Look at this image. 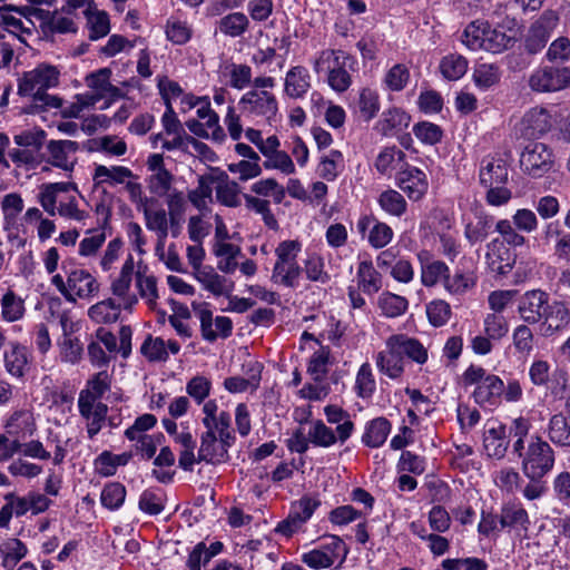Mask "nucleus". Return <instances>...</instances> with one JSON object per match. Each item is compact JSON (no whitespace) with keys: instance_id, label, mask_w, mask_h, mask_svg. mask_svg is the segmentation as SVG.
<instances>
[{"instance_id":"1","label":"nucleus","mask_w":570,"mask_h":570,"mask_svg":"<svg viewBox=\"0 0 570 570\" xmlns=\"http://www.w3.org/2000/svg\"><path fill=\"white\" fill-rule=\"evenodd\" d=\"M404 357L422 365L428 362V348L415 337L406 334H393L385 341V348L375 356L379 372L392 380L404 373Z\"/></svg>"},{"instance_id":"2","label":"nucleus","mask_w":570,"mask_h":570,"mask_svg":"<svg viewBox=\"0 0 570 570\" xmlns=\"http://www.w3.org/2000/svg\"><path fill=\"white\" fill-rule=\"evenodd\" d=\"M60 72L57 67L41 63L31 71L24 72L18 81V94L31 96L32 105L27 112L35 114L48 108H59L61 99L47 94V90L58 86Z\"/></svg>"},{"instance_id":"3","label":"nucleus","mask_w":570,"mask_h":570,"mask_svg":"<svg viewBox=\"0 0 570 570\" xmlns=\"http://www.w3.org/2000/svg\"><path fill=\"white\" fill-rule=\"evenodd\" d=\"M513 454L521 460V470L530 481H540L554 466V451L539 435H530L522 450L513 451Z\"/></svg>"},{"instance_id":"4","label":"nucleus","mask_w":570,"mask_h":570,"mask_svg":"<svg viewBox=\"0 0 570 570\" xmlns=\"http://www.w3.org/2000/svg\"><path fill=\"white\" fill-rule=\"evenodd\" d=\"M355 59L342 50H322L314 61V71L327 72V83L336 92L346 91L352 85L347 68L353 69Z\"/></svg>"},{"instance_id":"5","label":"nucleus","mask_w":570,"mask_h":570,"mask_svg":"<svg viewBox=\"0 0 570 570\" xmlns=\"http://www.w3.org/2000/svg\"><path fill=\"white\" fill-rule=\"evenodd\" d=\"M62 269L66 273V281L61 274H55L51 284L68 302L76 303L78 298L89 299L99 292V283L88 271H67L65 265Z\"/></svg>"},{"instance_id":"6","label":"nucleus","mask_w":570,"mask_h":570,"mask_svg":"<svg viewBox=\"0 0 570 570\" xmlns=\"http://www.w3.org/2000/svg\"><path fill=\"white\" fill-rule=\"evenodd\" d=\"M301 244L297 240H283L275 248L276 262L273 267L271 281L274 284L296 288L298 286L302 268L297 263Z\"/></svg>"},{"instance_id":"7","label":"nucleus","mask_w":570,"mask_h":570,"mask_svg":"<svg viewBox=\"0 0 570 570\" xmlns=\"http://www.w3.org/2000/svg\"><path fill=\"white\" fill-rule=\"evenodd\" d=\"M46 139L42 129H28L14 135V142L23 149L9 150L8 156L16 166V175L19 176V168L27 170L36 169L41 165L40 150Z\"/></svg>"},{"instance_id":"8","label":"nucleus","mask_w":570,"mask_h":570,"mask_svg":"<svg viewBox=\"0 0 570 570\" xmlns=\"http://www.w3.org/2000/svg\"><path fill=\"white\" fill-rule=\"evenodd\" d=\"M528 85L535 92H557L570 86V68L550 63L537 68L529 77Z\"/></svg>"},{"instance_id":"9","label":"nucleus","mask_w":570,"mask_h":570,"mask_svg":"<svg viewBox=\"0 0 570 570\" xmlns=\"http://www.w3.org/2000/svg\"><path fill=\"white\" fill-rule=\"evenodd\" d=\"M193 312L200 323L202 337L206 342H215L218 337L227 338L232 335L233 322L226 316H216L214 318L213 312L208 303H191Z\"/></svg>"},{"instance_id":"10","label":"nucleus","mask_w":570,"mask_h":570,"mask_svg":"<svg viewBox=\"0 0 570 570\" xmlns=\"http://www.w3.org/2000/svg\"><path fill=\"white\" fill-rule=\"evenodd\" d=\"M558 21L559 17L554 11H544L528 29L523 39L524 50L529 55L540 52L547 46Z\"/></svg>"},{"instance_id":"11","label":"nucleus","mask_w":570,"mask_h":570,"mask_svg":"<svg viewBox=\"0 0 570 570\" xmlns=\"http://www.w3.org/2000/svg\"><path fill=\"white\" fill-rule=\"evenodd\" d=\"M520 166L532 178H541L553 170L552 151L542 142L529 144L521 154Z\"/></svg>"},{"instance_id":"12","label":"nucleus","mask_w":570,"mask_h":570,"mask_svg":"<svg viewBox=\"0 0 570 570\" xmlns=\"http://www.w3.org/2000/svg\"><path fill=\"white\" fill-rule=\"evenodd\" d=\"M242 112L264 117L272 124L278 112V102L274 94L267 90H250L239 99Z\"/></svg>"},{"instance_id":"13","label":"nucleus","mask_w":570,"mask_h":570,"mask_svg":"<svg viewBox=\"0 0 570 570\" xmlns=\"http://www.w3.org/2000/svg\"><path fill=\"white\" fill-rule=\"evenodd\" d=\"M354 431V423L345 421L336 426L335 430L328 428L322 420L312 421L308 429V435L314 446L331 448L335 443H345Z\"/></svg>"},{"instance_id":"14","label":"nucleus","mask_w":570,"mask_h":570,"mask_svg":"<svg viewBox=\"0 0 570 570\" xmlns=\"http://www.w3.org/2000/svg\"><path fill=\"white\" fill-rule=\"evenodd\" d=\"M549 306V295L541 289L525 292L518 303V313L521 320L529 324H538Z\"/></svg>"},{"instance_id":"15","label":"nucleus","mask_w":570,"mask_h":570,"mask_svg":"<svg viewBox=\"0 0 570 570\" xmlns=\"http://www.w3.org/2000/svg\"><path fill=\"white\" fill-rule=\"evenodd\" d=\"M234 440L235 438L233 435L225 438L218 434L204 432L200 438L198 462L212 464L224 462L228 456V448L232 445Z\"/></svg>"},{"instance_id":"16","label":"nucleus","mask_w":570,"mask_h":570,"mask_svg":"<svg viewBox=\"0 0 570 570\" xmlns=\"http://www.w3.org/2000/svg\"><path fill=\"white\" fill-rule=\"evenodd\" d=\"M202 412L205 433H214L225 438L233 435L230 414L225 410H219L216 400L206 401L203 404Z\"/></svg>"},{"instance_id":"17","label":"nucleus","mask_w":570,"mask_h":570,"mask_svg":"<svg viewBox=\"0 0 570 570\" xmlns=\"http://www.w3.org/2000/svg\"><path fill=\"white\" fill-rule=\"evenodd\" d=\"M552 116L543 107L528 110L521 120V132L527 138H539L552 128Z\"/></svg>"},{"instance_id":"18","label":"nucleus","mask_w":570,"mask_h":570,"mask_svg":"<svg viewBox=\"0 0 570 570\" xmlns=\"http://www.w3.org/2000/svg\"><path fill=\"white\" fill-rule=\"evenodd\" d=\"M509 446L505 426L498 422H488L483 432V448L489 458L501 460Z\"/></svg>"},{"instance_id":"19","label":"nucleus","mask_w":570,"mask_h":570,"mask_svg":"<svg viewBox=\"0 0 570 570\" xmlns=\"http://www.w3.org/2000/svg\"><path fill=\"white\" fill-rule=\"evenodd\" d=\"M47 149L49 151V163L66 171H72L78 150V142L72 140H50Z\"/></svg>"},{"instance_id":"20","label":"nucleus","mask_w":570,"mask_h":570,"mask_svg":"<svg viewBox=\"0 0 570 570\" xmlns=\"http://www.w3.org/2000/svg\"><path fill=\"white\" fill-rule=\"evenodd\" d=\"M543 318L542 333L549 337L556 333L563 332L570 326V309L566 303L554 301L552 304H549Z\"/></svg>"},{"instance_id":"21","label":"nucleus","mask_w":570,"mask_h":570,"mask_svg":"<svg viewBox=\"0 0 570 570\" xmlns=\"http://www.w3.org/2000/svg\"><path fill=\"white\" fill-rule=\"evenodd\" d=\"M485 262L492 273L505 275L511 272L514 261L503 242L495 238L487 245Z\"/></svg>"},{"instance_id":"22","label":"nucleus","mask_w":570,"mask_h":570,"mask_svg":"<svg viewBox=\"0 0 570 570\" xmlns=\"http://www.w3.org/2000/svg\"><path fill=\"white\" fill-rule=\"evenodd\" d=\"M6 371L13 377L23 379L29 368L28 348L18 342H11L3 354Z\"/></svg>"},{"instance_id":"23","label":"nucleus","mask_w":570,"mask_h":570,"mask_svg":"<svg viewBox=\"0 0 570 570\" xmlns=\"http://www.w3.org/2000/svg\"><path fill=\"white\" fill-rule=\"evenodd\" d=\"M263 364L250 362L246 372L247 377L230 376L225 379L224 387L230 393H243L248 390L256 391L262 379Z\"/></svg>"},{"instance_id":"24","label":"nucleus","mask_w":570,"mask_h":570,"mask_svg":"<svg viewBox=\"0 0 570 570\" xmlns=\"http://www.w3.org/2000/svg\"><path fill=\"white\" fill-rule=\"evenodd\" d=\"M503 381L494 374H489L479 386H475L473 399L482 406L495 405L503 395Z\"/></svg>"},{"instance_id":"25","label":"nucleus","mask_w":570,"mask_h":570,"mask_svg":"<svg viewBox=\"0 0 570 570\" xmlns=\"http://www.w3.org/2000/svg\"><path fill=\"white\" fill-rule=\"evenodd\" d=\"M194 276L203 288L214 296L227 295L233 288V284L228 282L227 278L216 273L210 266L197 268V272H194Z\"/></svg>"},{"instance_id":"26","label":"nucleus","mask_w":570,"mask_h":570,"mask_svg":"<svg viewBox=\"0 0 570 570\" xmlns=\"http://www.w3.org/2000/svg\"><path fill=\"white\" fill-rule=\"evenodd\" d=\"M311 88V75L303 66L291 68L285 77L284 91L294 99L302 98Z\"/></svg>"},{"instance_id":"27","label":"nucleus","mask_w":570,"mask_h":570,"mask_svg":"<svg viewBox=\"0 0 570 570\" xmlns=\"http://www.w3.org/2000/svg\"><path fill=\"white\" fill-rule=\"evenodd\" d=\"M411 117L399 108L384 111L375 129L383 136H395L410 125Z\"/></svg>"},{"instance_id":"28","label":"nucleus","mask_w":570,"mask_h":570,"mask_svg":"<svg viewBox=\"0 0 570 570\" xmlns=\"http://www.w3.org/2000/svg\"><path fill=\"white\" fill-rule=\"evenodd\" d=\"M357 287L364 294L373 295L383 286V278L373 266L372 261L365 259L358 263L356 272Z\"/></svg>"},{"instance_id":"29","label":"nucleus","mask_w":570,"mask_h":570,"mask_svg":"<svg viewBox=\"0 0 570 570\" xmlns=\"http://www.w3.org/2000/svg\"><path fill=\"white\" fill-rule=\"evenodd\" d=\"M61 326L63 331V337L59 342L58 346L60 350V358L62 362L68 364H77L82 358L83 347L79 338L71 337L68 331V318L61 317Z\"/></svg>"},{"instance_id":"30","label":"nucleus","mask_w":570,"mask_h":570,"mask_svg":"<svg viewBox=\"0 0 570 570\" xmlns=\"http://www.w3.org/2000/svg\"><path fill=\"white\" fill-rule=\"evenodd\" d=\"M391 432V423L385 417H376L365 426L362 442L370 448H380L386 441Z\"/></svg>"},{"instance_id":"31","label":"nucleus","mask_w":570,"mask_h":570,"mask_svg":"<svg viewBox=\"0 0 570 570\" xmlns=\"http://www.w3.org/2000/svg\"><path fill=\"white\" fill-rule=\"evenodd\" d=\"M249 19L243 12H230L217 21L219 32L230 38L242 37L249 29Z\"/></svg>"},{"instance_id":"32","label":"nucleus","mask_w":570,"mask_h":570,"mask_svg":"<svg viewBox=\"0 0 570 570\" xmlns=\"http://www.w3.org/2000/svg\"><path fill=\"white\" fill-rule=\"evenodd\" d=\"M121 308L112 298H107L92 305L88 309V316L98 324H110L118 321Z\"/></svg>"},{"instance_id":"33","label":"nucleus","mask_w":570,"mask_h":570,"mask_svg":"<svg viewBox=\"0 0 570 570\" xmlns=\"http://www.w3.org/2000/svg\"><path fill=\"white\" fill-rule=\"evenodd\" d=\"M377 307L382 315L394 318L403 315L409 308V301L401 295L383 292L377 298Z\"/></svg>"},{"instance_id":"34","label":"nucleus","mask_w":570,"mask_h":570,"mask_svg":"<svg viewBox=\"0 0 570 570\" xmlns=\"http://www.w3.org/2000/svg\"><path fill=\"white\" fill-rule=\"evenodd\" d=\"M332 363L333 357L330 347L321 346L312 354L307 365V373L314 381L322 382L326 377Z\"/></svg>"},{"instance_id":"35","label":"nucleus","mask_w":570,"mask_h":570,"mask_svg":"<svg viewBox=\"0 0 570 570\" xmlns=\"http://www.w3.org/2000/svg\"><path fill=\"white\" fill-rule=\"evenodd\" d=\"M548 436L557 445L570 446V421L562 413L551 416Z\"/></svg>"},{"instance_id":"36","label":"nucleus","mask_w":570,"mask_h":570,"mask_svg":"<svg viewBox=\"0 0 570 570\" xmlns=\"http://www.w3.org/2000/svg\"><path fill=\"white\" fill-rule=\"evenodd\" d=\"M512 345L517 354L528 357L534 348V334L529 324H519L512 332Z\"/></svg>"},{"instance_id":"37","label":"nucleus","mask_w":570,"mask_h":570,"mask_svg":"<svg viewBox=\"0 0 570 570\" xmlns=\"http://www.w3.org/2000/svg\"><path fill=\"white\" fill-rule=\"evenodd\" d=\"M355 393L361 399H371L376 390V381L371 364L363 363L355 377Z\"/></svg>"},{"instance_id":"38","label":"nucleus","mask_w":570,"mask_h":570,"mask_svg":"<svg viewBox=\"0 0 570 570\" xmlns=\"http://www.w3.org/2000/svg\"><path fill=\"white\" fill-rule=\"evenodd\" d=\"M500 524L502 528L522 527L529 524V517L521 503H507L501 509Z\"/></svg>"},{"instance_id":"39","label":"nucleus","mask_w":570,"mask_h":570,"mask_svg":"<svg viewBox=\"0 0 570 570\" xmlns=\"http://www.w3.org/2000/svg\"><path fill=\"white\" fill-rule=\"evenodd\" d=\"M1 317L8 323L22 318L24 314V303L14 292L8 291L0 301Z\"/></svg>"},{"instance_id":"40","label":"nucleus","mask_w":570,"mask_h":570,"mask_svg":"<svg viewBox=\"0 0 570 570\" xmlns=\"http://www.w3.org/2000/svg\"><path fill=\"white\" fill-rule=\"evenodd\" d=\"M95 399L89 392H80L78 396V409L85 420L107 417L108 406Z\"/></svg>"},{"instance_id":"41","label":"nucleus","mask_w":570,"mask_h":570,"mask_svg":"<svg viewBox=\"0 0 570 570\" xmlns=\"http://www.w3.org/2000/svg\"><path fill=\"white\" fill-rule=\"evenodd\" d=\"M449 273L450 268L444 262L433 261L429 263V265L421 266V283L425 287H433L439 282H442L444 284Z\"/></svg>"},{"instance_id":"42","label":"nucleus","mask_w":570,"mask_h":570,"mask_svg":"<svg viewBox=\"0 0 570 570\" xmlns=\"http://www.w3.org/2000/svg\"><path fill=\"white\" fill-rule=\"evenodd\" d=\"M141 355L149 362H166L169 357L166 342L161 337H154L147 335L144 343L140 346Z\"/></svg>"},{"instance_id":"43","label":"nucleus","mask_w":570,"mask_h":570,"mask_svg":"<svg viewBox=\"0 0 570 570\" xmlns=\"http://www.w3.org/2000/svg\"><path fill=\"white\" fill-rule=\"evenodd\" d=\"M27 553L26 546L19 539H9L0 546V554L2 557V566L12 569L24 558Z\"/></svg>"},{"instance_id":"44","label":"nucleus","mask_w":570,"mask_h":570,"mask_svg":"<svg viewBox=\"0 0 570 570\" xmlns=\"http://www.w3.org/2000/svg\"><path fill=\"white\" fill-rule=\"evenodd\" d=\"M136 287L147 305L155 308L159 298L156 277L138 272L136 274Z\"/></svg>"},{"instance_id":"45","label":"nucleus","mask_w":570,"mask_h":570,"mask_svg":"<svg viewBox=\"0 0 570 570\" xmlns=\"http://www.w3.org/2000/svg\"><path fill=\"white\" fill-rule=\"evenodd\" d=\"M440 69L444 78L458 80L468 70V60L461 55H449L441 60Z\"/></svg>"},{"instance_id":"46","label":"nucleus","mask_w":570,"mask_h":570,"mask_svg":"<svg viewBox=\"0 0 570 570\" xmlns=\"http://www.w3.org/2000/svg\"><path fill=\"white\" fill-rule=\"evenodd\" d=\"M487 21H472L466 26L462 35V42L471 50H479L483 47V39L487 36Z\"/></svg>"},{"instance_id":"47","label":"nucleus","mask_w":570,"mask_h":570,"mask_svg":"<svg viewBox=\"0 0 570 570\" xmlns=\"http://www.w3.org/2000/svg\"><path fill=\"white\" fill-rule=\"evenodd\" d=\"M493 481L499 489L512 494L519 490L522 479L514 468L504 466L494 472Z\"/></svg>"},{"instance_id":"48","label":"nucleus","mask_w":570,"mask_h":570,"mask_svg":"<svg viewBox=\"0 0 570 570\" xmlns=\"http://www.w3.org/2000/svg\"><path fill=\"white\" fill-rule=\"evenodd\" d=\"M317 548L323 553H326L333 563H335L337 560H340V563H342L346 559L348 552L344 541L335 534L323 537V541Z\"/></svg>"},{"instance_id":"49","label":"nucleus","mask_w":570,"mask_h":570,"mask_svg":"<svg viewBox=\"0 0 570 570\" xmlns=\"http://www.w3.org/2000/svg\"><path fill=\"white\" fill-rule=\"evenodd\" d=\"M131 281L125 279L124 277H117L112 281L110 289L111 293L120 299L119 305L124 309L131 311V308L138 303V297L130 291Z\"/></svg>"},{"instance_id":"50","label":"nucleus","mask_w":570,"mask_h":570,"mask_svg":"<svg viewBox=\"0 0 570 570\" xmlns=\"http://www.w3.org/2000/svg\"><path fill=\"white\" fill-rule=\"evenodd\" d=\"M126 498V488L119 482L106 484L101 491V504L109 510L119 509Z\"/></svg>"},{"instance_id":"51","label":"nucleus","mask_w":570,"mask_h":570,"mask_svg":"<svg viewBox=\"0 0 570 570\" xmlns=\"http://www.w3.org/2000/svg\"><path fill=\"white\" fill-rule=\"evenodd\" d=\"M485 33L487 36H484V43L482 49L489 52H502L503 50L508 49L513 41V39L507 36L505 32L498 29H492L490 24H488Z\"/></svg>"},{"instance_id":"52","label":"nucleus","mask_w":570,"mask_h":570,"mask_svg":"<svg viewBox=\"0 0 570 570\" xmlns=\"http://www.w3.org/2000/svg\"><path fill=\"white\" fill-rule=\"evenodd\" d=\"M485 200L490 206H503L512 198V190L502 180H491L489 185H485Z\"/></svg>"},{"instance_id":"53","label":"nucleus","mask_w":570,"mask_h":570,"mask_svg":"<svg viewBox=\"0 0 570 570\" xmlns=\"http://www.w3.org/2000/svg\"><path fill=\"white\" fill-rule=\"evenodd\" d=\"M413 134L424 145H435L442 140L443 130L436 124L420 121L413 126Z\"/></svg>"},{"instance_id":"54","label":"nucleus","mask_w":570,"mask_h":570,"mask_svg":"<svg viewBox=\"0 0 570 570\" xmlns=\"http://www.w3.org/2000/svg\"><path fill=\"white\" fill-rule=\"evenodd\" d=\"M475 285V278L471 273L456 272L453 276L450 273L444 282V288L455 295H462Z\"/></svg>"},{"instance_id":"55","label":"nucleus","mask_w":570,"mask_h":570,"mask_svg":"<svg viewBox=\"0 0 570 570\" xmlns=\"http://www.w3.org/2000/svg\"><path fill=\"white\" fill-rule=\"evenodd\" d=\"M512 169L502 158L485 157L481 163L480 178H508Z\"/></svg>"},{"instance_id":"56","label":"nucleus","mask_w":570,"mask_h":570,"mask_svg":"<svg viewBox=\"0 0 570 570\" xmlns=\"http://www.w3.org/2000/svg\"><path fill=\"white\" fill-rule=\"evenodd\" d=\"M217 199L229 207L240 204V188L235 180H220L216 187Z\"/></svg>"},{"instance_id":"57","label":"nucleus","mask_w":570,"mask_h":570,"mask_svg":"<svg viewBox=\"0 0 570 570\" xmlns=\"http://www.w3.org/2000/svg\"><path fill=\"white\" fill-rule=\"evenodd\" d=\"M165 508V499L160 491L153 489L145 490L139 498V509L150 515L163 512Z\"/></svg>"},{"instance_id":"58","label":"nucleus","mask_w":570,"mask_h":570,"mask_svg":"<svg viewBox=\"0 0 570 570\" xmlns=\"http://www.w3.org/2000/svg\"><path fill=\"white\" fill-rule=\"evenodd\" d=\"M484 333L493 341L503 338L509 332V324L501 314L491 313L483 321Z\"/></svg>"},{"instance_id":"59","label":"nucleus","mask_w":570,"mask_h":570,"mask_svg":"<svg viewBox=\"0 0 570 570\" xmlns=\"http://www.w3.org/2000/svg\"><path fill=\"white\" fill-rule=\"evenodd\" d=\"M358 110L365 121L373 119L380 110L379 95L364 88L360 94Z\"/></svg>"},{"instance_id":"60","label":"nucleus","mask_w":570,"mask_h":570,"mask_svg":"<svg viewBox=\"0 0 570 570\" xmlns=\"http://www.w3.org/2000/svg\"><path fill=\"white\" fill-rule=\"evenodd\" d=\"M304 271L306 277L312 282L326 284L330 281V275L325 271L324 259L316 254L308 256L305 262Z\"/></svg>"},{"instance_id":"61","label":"nucleus","mask_w":570,"mask_h":570,"mask_svg":"<svg viewBox=\"0 0 570 570\" xmlns=\"http://www.w3.org/2000/svg\"><path fill=\"white\" fill-rule=\"evenodd\" d=\"M546 57L550 63L561 65L570 59V40L559 37L548 48Z\"/></svg>"},{"instance_id":"62","label":"nucleus","mask_w":570,"mask_h":570,"mask_svg":"<svg viewBox=\"0 0 570 570\" xmlns=\"http://www.w3.org/2000/svg\"><path fill=\"white\" fill-rule=\"evenodd\" d=\"M379 203L383 210L393 216H401L406 209V203L403 196L395 190L382 193Z\"/></svg>"},{"instance_id":"63","label":"nucleus","mask_w":570,"mask_h":570,"mask_svg":"<svg viewBox=\"0 0 570 570\" xmlns=\"http://www.w3.org/2000/svg\"><path fill=\"white\" fill-rule=\"evenodd\" d=\"M320 505L321 501L317 498L305 495L292 504L291 513L305 524Z\"/></svg>"},{"instance_id":"64","label":"nucleus","mask_w":570,"mask_h":570,"mask_svg":"<svg viewBox=\"0 0 570 570\" xmlns=\"http://www.w3.org/2000/svg\"><path fill=\"white\" fill-rule=\"evenodd\" d=\"M212 389V383L205 376H195L186 384L187 394L194 399L197 404L205 403Z\"/></svg>"}]
</instances>
